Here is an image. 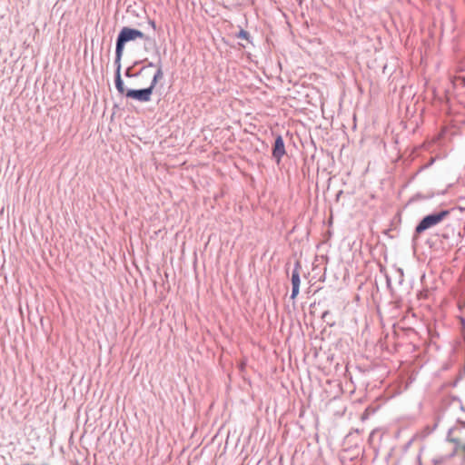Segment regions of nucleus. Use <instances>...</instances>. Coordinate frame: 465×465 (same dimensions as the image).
Masks as SVG:
<instances>
[{
	"label": "nucleus",
	"instance_id": "f257e3e1",
	"mask_svg": "<svg viewBox=\"0 0 465 465\" xmlns=\"http://www.w3.org/2000/svg\"><path fill=\"white\" fill-rule=\"evenodd\" d=\"M138 38L144 39L146 41L151 40V38L145 35L142 31L124 26L117 35L115 46L124 50L126 43L134 41Z\"/></svg>",
	"mask_w": 465,
	"mask_h": 465
},
{
	"label": "nucleus",
	"instance_id": "f03ea898",
	"mask_svg": "<svg viewBox=\"0 0 465 465\" xmlns=\"http://www.w3.org/2000/svg\"><path fill=\"white\" fill-rule=\"evenodd\" d=\"M450 214L449 210H442L439 213H430L423 217L415 228L416 233H421L427 229L440 223Z\"/></svg>",
	"mask_w": 465,
	"mask_h": 465
},
{
	"label": "nucleus",
	"instance_id": "7ed1b4c3",
	"mask_svg": "<svg viewBox=\"0 0 465 465\" xmlns=\"http://www.w3.org/2000/svg\"><path fill=\"white\" fill-rule=\"evenodd\" d=\"M153 91L150 86L143 89H127L125 96L140 103H147L151 101Z\"/></svg>",
	"mask_w": 465,
	"mask_h": 465
},
{
	"label": "nucleus",
	"instance_id": "20e7f679",
	"mask_svg": "<svg viewBox=\"0 0 465 465\" xmlns=\"http://www.w3.org/2000/svg\"><path fill=\"white\" fill-rule=\"evenodd\" d=\"M286 153L285 145L282 135H278L275 138L273 148H272V158L279 163L282 156Z\"/></svg>",
	"mask_w": 465,
	"mask_h": 465
},
{
	"label": "nucleus",
	"instance_id": "39448f33",
	"mask_svg": "<svg viewBox=\"0 0 465 465\" xmlns=\"http://www.w3.org/2000/svg\"><path fill=\"white\" fill-rule=\"evenodd\" d=\"M163 64L161 58L158 59V62L156 63V72L151 81L150 87L153 90L155 85L157 84L158 81L163 79Z\"/></svg>",
	"mask_w": 465,
	"mask_h": 465
},
{
	"label": "nucleus",
	"instance_id": "423d86ee",
	"mask_svg": "<svg viewBox=\"0 0 465 465\" xmlns=\"http://www.w3.org/2000/svg\"><path fill=\"white\" fill-rule=\"evenodd\" d=\"M302 269V265L299 261L294 263V268L292 272V286H300L301 279H300V271Z\"/></svg>",
	"mask_w": 465,
	"mask_h": 465
},
{
	"label": "nucleus",
	"instance_id": "0eeeda50",
	"mask_svg": "<svg viewBox=\"0 0 465 465\" xmlns=\"http://www.w3.org/2000/svg\"><path fill=\"white\" fill-rule=\"evenodd\" d=\"M124 50L115 46V74H121V59L123 56Z\"/></svg>",
	"mask_w": 465,
	"mask_h": 465
},
{
	"label": "nucleus",
	"instance_id": "6e6552de",
	"mask_svg": "<svg viewBox=\"0 0 465 465\" xmlns=\"http://www.w3.org/2000/svg\"><path fill=\"white\" fill-rule=\"evenodd\" d=\"M114 82H115V87L117 89V91L122 94H125L127 89H125V87L124 85V82L121 78V74H115Z\"/></svg>",
	"mask_w": 465,
	"mask_h": 465
},
{
	"label": "nucleus",
	"instance_id": "1a4fd4ad",
	"mask_svg": "<svg viewBox=\"0 0 465 465\" xmlns=\"http://www.w3.org/2000/svg\"><path fill=\"white\" fill-rule=\"evenodd\" d=\"M456 430L455 428H451V429H450V430H449V432H448V439H449L450 441L454 442V443L456 444V447H457V448H460V449H462V450L465 451V442H464V443H462L459 439H450V433H451L453 430Z\"/></svg>",
	"mask_w": 465,
	"mask_h": 465
},
{
	"label": "nucleus",
	"instance_id": "9d476101",
	"mask_svg": "<svg viewBox=\"0 0 465 465\" xmlns=\"http://www.w3.org/2000/svg\"><path fill=\"white\" fill-rule=\"evenodd\" d=\"M237 37H238V38H242V39H246V40H248V41H249V40H250V34H249L247 31H245V30L242 29V30L238 33Z\"/></svg>",
	"mask_w": 465,
	"mask_h": 465
},
{
	"label": "nucleus",
	"instance_id": "9b49d317",
	"mask_svg": "<svg viewBox=\"0 0 465 465\" xmlns=\"http://www.w3.org/2000/svg\"><path fill=\"white\" fill-rule=\"evenodd\" d=\"M300 286H292V293H291V299L294 300L297 295L299 294Z\"/></svg>",
	"mask_w": 465,
	"mask_h": 465
},
{
	"label": "nucleus",
	"instance_id": "f8f14e48",
	"mask_svg": "<svg viewBox=\"0 0 465 465\" xmlns=\"http://www.w3.org/2000/svg\"><path fill=\"white\" fill-rule=\"evenodd\" d=\"M130 71H131L130 68L126 69L125 74H124L126 77H136L141 74V71H140L137 74H132Z\"/></svg>",
	"mask_w": 465,
	"mask_h": 465
},
{
	"label": "nucleus",
	"instance_id": "ddd939ff",
	"mask_svg": "<svg viewBox=\"0 0 465 465\" xmlns=\"http://www.w3.org/2000/svg\"><path fill=\"white\" fill-rule=\"evenodd\" d=\"M146 67H155L156 68V63L149 62L147 65L143 66L141 70V72L145 69Z\"/></svg>",
	"mask_w": 465,
	"mask_h": 465
},
{
	"label": "nucleus",
	"instance_id": "4468645a",
	"mask_svg": "<svg viewBox=\"0 0 465 465\" xmlns=\"http://www.w3.org/2000/svg\"><path fill=\"white\" fill-rule=\"evenodd\" d=\"M148 24L153 29V30H156V25H155V22L153 20H149L148 21Z\"/></svg>",
	"mask_w": 465,
	"mask_h": 465
},
{
	"label": "nucleus",
	"instance_id": "2eb2a0df",
	"mask_svg": "<svg viewBox=\"0 0 465 465\" xmlns=\"http://www.w3.org/2000/svg\"><path fill=\"white\" fill-rule=\"evenodd\" d=\"M330 314V312L329 311H325L322 315V318L324 320L326 317H328V315Z\"/></svg>",
	"mask_w": 465,
	"mask_h": 465
},
{
	"label": "nucleus",
	"instance_id": "dca6fc26",
	"mask_svg": "<svg viewBox=\"0 0 465 465\" xmlns=\"http://www.w3.org/2000/svg\"><path fill=\"white\" fill-rule=\"evenodd\" d=\"M458 422L460 423L465 428V420H462L461 419H458Z\"/></svg>",
	"mask_w": 465,
	"mask_h": 465
},
{
	"label": "nucleus",
	"instance_id": "f3484780",
	"mask_svg": "<svg viewBox=\"0 0 465 465\" xmlns=\"http://www.w3.org/2000/svg\"><path fill=\"white\" fill-rule=\"evenodd\" d=\"M387 285L391 286V279L389 277L386 278Z\"/></svg>",
	"mask_w": 465,
	"mask_h": 465
},
{
	"label": "nucleus",
	"instance_id": "a211bd4d",
	"mask_svg": "<svg viewBox=\"0 0 465 465\" xmlns=\"http://www.w3.org/2000/svg\"><path fill=\"white\" fill-rule=\"evenodd\" d=\"M44 465H48V464H44Z\"/></svg>",
	"mask_w": 465,
	"mask_h": 465
}]
</instances>
